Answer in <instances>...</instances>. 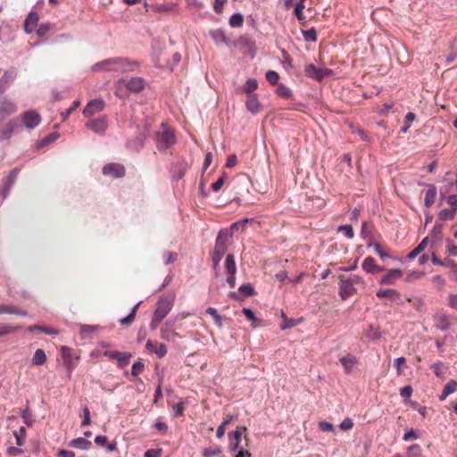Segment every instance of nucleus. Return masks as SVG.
Segmentation results:
<instances>
[{"label":"nucleus","mask_w":457,"mask_h":457,"mask_svg":"<svg viewBox=\"0 0 457 457\" xmlns=\"http://www.w3.org/2000/svg\"><path fill=\"white\" fill-rule=\"evenodd\" d=\"M139 64L136 61L127 58H111L98 62L95 65V70H104L120 72L134 71L138 68Z\"/></svg>","instance_id":"1"},{"label":"nucleus","mask_w":457,"mask_h":457,"mask_svg":"<svg viewBox=\"0 0 457 457\" xmlns=\"http://www.w3.org/2000/svg\"><path fill=\"white\" fill-rule=\"evenodd\" d=\"M229 237H231V234L228 229H220L219 231L215 241L214 250L212 254V261L214 269H217L220 262L227 252V243Z\"/></svg>","instance_id":"2"},{"label":"nucleus","mask_w":457,"mask_h":457,"mask_svg":"<svg viewBox=\"0 0 457 457\" xmlns=\"http://www.w3.org/2000/svg\"><path fill=\"white\" fill-rule=\"evenodd\" d=\"M157 146L160 150H166L175 143V134L173 129L165 124H162L156 134Z\"/></svg>","instance_id":"3"},{"label":"nucleus","mask_w":457,"mask_h":457,"mask_svg":"<svg viewBox=\"0 0 457 457\" xmlns=\"http://www.w3.org/2000/svg\"><path fill=\"white\" fill-rule=\"evenodd\" d=\"M172 307V302L167 298L160 299L157 303L153 320L150 323L152 329H156L161 321L167 316Z\"/></svg>","instance_id":"4"},{"label":"nucleus","mask_w":457,"mask_h":457,"mask_svg":"<svg viewBox=\"0 0 457 457\" xmlns=\"http://www.w3.org/2000/svg\"><path fill=\"white\" fill-rule=\"evenodd\" d=\"M145 82L140 77H133L129 79H120L118 81V96H121V87H126L129 92H139L144 89Z\"/></svg>","instance_id":"5"},{"label":"nucleus","mask_w":457,"mask_h":457,"mask_svg":"<svg viewBox=\"0 0 457 457\" xmlns=\"http://www.w3.org/2000/svg\"><path fill=\"white\" fill-rule=\"evenodd\" d=\"M21 129V122L17 118L9 120L0 128V141L8 140L15 132Z\"/></svg>","instance_id":"6"},{"label":"nucleus","mask_w":457,"mask_h":457,"mask_svg":"<svg viewBox=\"0 0 457 457\" xmlns=\"http://www.w3.org/2000/svg\"><path fill=\"white\" fill-rule=\"evenodd\" d=\"M304 73L308 78L320 81L324 78L330 76L332 71L329 69L317 68L314 64L311 63L305 66Z\"/></svg>","instance_id":"7"},{"label":"nucleus","mask_w":457,"mask_h":457,"mask_svg":"<svg viewBox=\"0 0 457 457\" xmlns=\"http://www.w3.org/2000/svg\"><path fill=\"white\" fill-rule=\"evenodd\" d=\"M17 77L15 69L11 68L6 71L0 69V94H3Z\"/></svg>","instance_id":"8"},{"label":"nucleus","mask_w":457,"mask_h":457,"mask_svg":"<svg viewBox=\"0 0 457 457\" xmlns=\"http://www.w3.org/2000/svg\"><path fill=\"white\" fill-rule=\"evenodd\" d=\"M86 127L96 133L104 134L108 127L107 117L103 115L96 119L90 120L86 123Z\"/></svg>","instance_id":"9"},{"label":"nucleus","mask_w":457,"mask_h":457,"mask_svg":"<svg viewBox=\"0 0 457 457\" xmlns=\"http://www.w3.org/2000/svg\"><path fill=\"white\" fill-rule=\"evenodd\" d=\"M16 111L17 105L12 100L8 97L2 98L0 100V122L7 116L15 113Z\"/></svg>","instance_id":"10"},{"label":"nucleus","mask_w":457,"mask_h":457,"mask_svg":"<svg viewBox=\"0 0 457 457\" xmlns=\"http://www.w3.org/2000/svg\"><path fill=\"white\" fill-rule=\"evenodd\" d=\"M21 117L24 126L29 129H35L41 121L40 115L35 111L25 112Z\"/></svg>","instance_id":"11"},{"label":"nucleus","mask_w":457,"mask_h":457,"mask_svg":"<svg viewBox=\"0 0 457 457\" xmlns=\"http://www.w3.org/2000/svg\"><path fill=\"white\" fill-rule=\"evenodd\" d=\"M339 279V295L343 300H345L349 296L353 295L356 292V289L353 287L352 280H349V278H345V277L341 276Z\"/></svg>","instance_id":"12"},{"label":"nucleus","mask_w":457,"mask_h":457,"mask_svg":"<svg viewBox=\"0 0 457 457\" xmlns=\"http://www.w3.org/2000/svg\"><path fill=\"white\" fill-rule=\"evenodd\" d=\"M105 103L102 99H94L87 103L83 110V114L86 117L93 116L104 110Z\"/></svg>","instance_id":"13"},{"label":"nucleus","mask_w":457,"mask_h":457,"mask_svg":"<svg viewBox=\"0 0 457 457\" xmlns=\"http://www.w3.org/2000/svg\"><path fill=\"white\" fill-rule=\"evenodd\" d=\"M103 173L106 176L118 179L125 175V168L123 165L119 163H108L104 166Z\"/></svg>","instance_id":"14"},{"label":"nucleus","mask_w":457,"mask_h":457,"mask_svg":"<svg viewBox=\"0 0 457 457\" xmlns=\"http://www.w3.org/2000/svg\"><path fill=\"white\" fill-rule=\"evenodd\" d=\"M376 295L378 298L389 297L392 302H395L397 304H403L401 294L393 288L378 290Z\"/></svg>","instance_id":"15"},{"label":"nucleus","mask_w":457,"mask_h":457,"mask_svg":"<svg viewBox=\"0 0 457 457\" xmlns=\"http://www.w3.org/2000/svg\"><path fill=\"white\" fill-rule=\"evenodd\" d=\"M403 272L400 269H392L386 274L381 277L379 283L382 285H394L395 281L401 278Z\"/></svg>","instance_id":"16"},{"label":"nucleus","mask_w":457,"mask_h":457,"mask_svg":"<svg viewBox=\"0 0 457 457\" xmlns=\"http://www.w3.org/2000/svg\"><path fill=\"white\" fill-rule=\"evenodd\" d=\"M145 347L150 353H155L159 358L164 357L167 353V347L163 344H157L148 340Z\"/></svg>","instance_id":"17"},{"label":"nucleus","mask_w":457,"mask_h":457,"mask_svg":"<svg viewBox=\"0 0 457 457\" xmlns=\"http://www.w3.org/2000/svg\"><path fill=\"white\" fill-rule=\"evenodd\" d=\"M39 16L37 12H31L27 16L24 22V30L27 34H30L37 28Z\"/></svg>","instance_id":"18"},{"label":"nucleus","mask_w":457,"mask_h":457,"mask_svg":"<svg viewBox=\"0 0 457 457\" xmlns=\"http://www.w3.org/2000/svg\"><path fill=\"white\" fill-rule=\"evenodd\" d=\"M62 355L63 359L64 365L66 366L69 372H71L74 369L75 364L72 361L71 350L67 346L62 347Z\"/></svg>","instance_id":"19"},{"label":"nucleus","mask_w":457,"mask_h":457,"mask_svg":"<svg viewBox=\"0 0 457 457\" xmlns=\"http://www.w3.org/2000/svg\"><path fill=\"white\" fill-rule=\"evenodd\" d=\"M245 106L248 111L252 113H257L260 111L261 104L256 95H251L248 96Z\"/></svg>","instance_id":"20"},{"label":"nucleus","mask_w":457,"mask_h":457,"mask_svg":"<svg viewBox=\"0 0 457 457\" xmlns=\"http://www.w3.org/2000/svg\"><path fill=\"white\" fill-rule=\"evenodd\" d=\"M15 314L19 316H27V312L19 309L13 305L0 304V314Z\"/></svg>","instance_id":"21"},{"label":"nucleus","mask_w":457,"mask_h":457,"mask_svg":"<svg viewBox=\"0 0 457 457\" xmlns=\"http://www.w3.org/2000/svg\"><path fill=\"white\" fill-rule=\"evenodd\" d=\"M340 362L344 367L345 372L350 374L353 366L357 363V358L353 355L344 356L340 359Z\"/></svg>","instance_id":"22"},{"label":"nucleus","mask_w":457,"mask_h":457,"mask_svg":"<svg viewBox=\"0 0 457 457\" xmlns=\"http://www.w3.org/2000/svg\"><path fill=\"white\" fill-rule=\"evenodd\" d=\"M436 192H437V190H436V187L435 185H433V184L428 185V189L426 192V195H425V199H424V204L427 207L431 206L435 203V200L436 197Z\"/></svg>","instance_id":"23"},{"label":"nucleus","mask_w":457,"mask_h":457,"mask_svg":"<svg viewBox=\"0 0 457 457\" xmlns=\"http://www.w3.org/2000/svg\"><path fill=\"white\" fill-rule=\"evenodd\" d=\"M362 269L368 273H375L381 270V269L376 265L374 258L370 256L364 259Z\"/></svg>","instance_id":"24"},{"label":"nucleus","mask_w":457,"mask_h":457,"mask_svg":"<svg viewBox=\"0 0 457 457\" xmlns=\"http://www.w3.org/2000/svg\"><path fill=\"white\" fill-rule=\"evenodd\" d=\"M436 319L437 321L436 327L438 329H440L441 331H447L450 328L451 323L446 314H440L436 316Z\"/></svg>","instance_id":"25"},{"label":"nucleus","mask_w":457,"mask_h":457,"mask_svg":"<svg viewBox=\"0 0 457 457\" xmlns=\"http://www.w3.org/2000/svg\"><path fill=\"white\" fill-rule=\"evenodd\" d=\"M70 445L74 448L87 450L92 446V443L83 437H79V438L73 439L70 443Z\"/></svg>","instance_id":"26"},{"label":"nucleus","mask_w":457,"mask_h":457,"mask_svg":"<svg viewBox=\"0 0 457 457\" xmlns=\"http://www.w3.org/2000/svg\"><path fill=\"white\" fill-rule=\"evenodd\" d=\"M428 242V237L423 238L421 242L408 254V258L412 260L416 258L426 248Z\"/></svg>","instance_id":"27"},{"label":"nucleus","mask_w":457,"mask_h":457,"mask_svg":"<svg viewBox=\"0 0 457 457\" xmlns=\"http://www.w3.org/2000/svg\"><path fill=\"white\" fill-rule=\"evenodd\" d=\"M46 361V354L43 349H37L32 358V364L40 366Z\"/></svg>","instance_id":"28"},{"label":"nucleus","mask_w":457,"mask_h":457,"mask_svg":"<svg viewBox=\"0 0 457 457\" xmlns=\"http://www.w3.org/2000/svg\"><path fill=\"white\" fill-rule=\"evenodd\" d=\"M243 22H244V17L241 13L239 12H235L233 13L230 18H229V25L232 27V28H239L243 25Z\"/></svg>","instance_id":"29"},{"label":"nucleus","mask_w":457,"mask_h":457,"mask_svg":"<svg viewBox=\"0 0 457 457\" xmlns=\"http://www.w3.org/2000/svg\"><path fill=\"white\" fill-rule=\"evenodd\" d=\"M455 212L452 208L443 209L438 212V218L441 220H453L455 217Z\"/></svg>","instance_id":"30"},{"label":"nucleus","mask_w":457,"mask_h":457,"mask_svg":"<svg viewBox=\"0 0 457 457\" xmlns=\"http://www.w3.org/2000/svg\"><path fill=\"white\" fill-rule=\"evenodd\" d=\"M206 313L212 316V318L213 319L214 323L216 324L217 327H219V328L222 327V318L218 313V312L215 308H212V307L207 308Z\"/></svg>","instance_id":"31"},{"label":"nucleus","mask_w":457,"mask_h":457,"mask_svg":"<svg viewBox=\"0 0 457 457\" xmlns=\"http://www.w3.org/2000/svg\"><path fill=\"white\" fill-rule=\"evenodd\" d=\"M139 304H140V303H137L133 307L131 312L127 317H125L120 320L121 325L129 326L134 321L135 317H136V312H137V310Z\"/></svg>","instance_id":"32"},{"label":"nucleus","mask_w":457,"mask_h":457,"mask_svg":"<svg viewBox=\"0 0 457 457\" xmlns=\"http://www.w3.org/2000/svg\"><path fill=\"white\" fill-rule=\"evenodd\" d=\"M442 238V227L440 225H435L430 232V239L432 242H438Z\"/></svg>","instance_id":"33"},{"label":"nucleus","mask_w":457,"mask_h":457,"mask_svg":"<svg viewBox=\"0 0 457 457\" xmlns=\"http://www.w3.org/2000/svg\"><path fill=\"white\" fill-rule=\"evenodd\" d=\"M225 267L228 270V273H237V266L234 256L232 254L227 255L225 260Z\"/></svg>","instance_id":"34"},{"label":"nucleus","mask_w":457,"mask_h":457,"mask_svg":"<svg viewBox=\"0 0 457 457\" xmlns=\"http://www.w3.org/2000/svg\"><path fill=\"white\" fill-rule=\"evenodd\" d=\"M257 87H258V82L255 79H248L243 87V90L245 93L249 94V93H253L254 90H256Z\"/></svg>","instance_id":"35"},{"label":"nucleus","mask_w":457,"mask_h":457,"mask_svg":"<svg viewBox=\"0 0 457 457\" xmlns=\"http://www.w3.org/2000/svg\"><path fill=\"white\" fill-rule=\"evenodd\" d=\"M277 94L279 96L287 99L291 98L293 96L291 89L285 86L284 84L278 85V87H277Z\"/></svg>","instance_id":"36"},{"label":"nucleus","mask_w":457,"mask_h":457,"mask_svg":"<svg viewBox=\"0 0 457 457\" xmlns=\"http://www.w3.org/2000/svg\"><path fill=\"white\" fill-rule=\"evenodd\" d=\"M238 292L243 295V296H250V295H253L255 294V291H254V288L251 285V284H245V285H241L239 287H238Z\"/></svg>","instance_id":"37"},{"label":"nucleus","mask_w":457,"mask_h":457,"mask_svg":"<svg viewBox=\"0 0 457 457\" xmlns=\"http://www.w3.org/2000/svg\"><path fill=\"white\" fill-rule=\"evenodd\" d=\"M13 435L15 436L17 445H23L26 436V428L24 427H21L19 431L13 432Z\"/></svg>","instance_id":"38"},{"label":"nucleus","mask_w":457,"mask_h":457,"mask_svg":"<svg viewBox=\"0 0 457 457\" xmlns=\"http://www.w3.org/2000/svg\"><path fill=\"white\" fill-rule=\"evenodd\" d=\"M366 336L371 339V340H377L381 337V333L378 329V328H376L374 326H370L366 332Z\"/></svg>","instance_id":"39"},{"label":"nucleus","mask_w":457,"mask_h":457,"mask_svg":"<svg viewBox=\"0 0 457 457\" xmlns=\"http://www.w3.org/2000/svg\"><path fill=\"white\" fill-rule=\"evenodd\" d=\"M131 353L126 352H119L116 357V360L120 363V366H125L129 363V359L131 358Z\"/></svg>","instance_id":"40"},{"label":"nucleus","mask_w":457,"mask_h":457,"mask_svg":"<svg viewBox=\"0 0 457 457\" xmlns=\"http://www.w3.org/2000/svg\"><path fill=\"white\" fill-rule=\"evenodd\" d=\"M415 113L409 112L405 115V125L401 128L402 133H406L411 127V122L415 120Z\"/></svg>","instance_id":"41"},{"label":"nucleus","mask_w":457,"mask_h":457,"mask_svg":"<svg viewBox=\"0 0 457 457\" xmlns=\"http://www.w3.org/2000/svg\"><path fill=\"white\" fill-rule=\"evenodd\" d=\"M211 35H212V37L214 39V41L219 44V43H227L228 40H227V37L224 34L223 31L221 30H214V31H212L211 32Z\"/></svg>","instance_id":"42"},{"label":"nucleus","mask_w":457,"mask_h":457,"mask_svg":"<svg viewBox=\"0 0 457 457\" xmlns=\"http://www.w3.org/2000/svg\"><path fill=\"white\" fill-rule=\"evenodd\" d=\"M303 35L304 40L307 42H315L317 40V32L313 28L304 30Z\"/></svg>","instance_id":"43"},{"label":"nucleus","mask_w":457,"mask_h":457,"mask_svg":"<svg viewBox=\"0 0 457 457\" xmlns=\"http://www.w3.org/2000/svg\"><path fill=\"white\" fill-rule=\"evenodd\" d=\"M282 319L283 324L280 327L281 330H286L287 328L295 327L297 324V322L295 320L288 319L284 312H282Z\"/></svg>","instance_id":"44"},{"label":"nucleus","mask_w":457,"mask_h":457,"mask_svg":"<svg viewBox=\"0 0 457 457\" xmlns=\"http://www.w3.org/2000/svg\"><path fill=\"white\" fill-rule=\"evenodd\" d=\"M34 329L40 330L41 332H43L46 335L58 334V331L56 329H54V328L43 327V326H38V325H35V326L29 328V330H31V331Z\"/></svg>","instance_id":"45"},{"label":"nucleus","mask_w":457,"mask_h":457,"mask_svg":"<svg viewBox=\"0 0 457 457\" xmlns=\"http://www.w3.org/2000/svg\"><path fill=\"white\" fill-rule=\"evenodd\" d=\"M266 79L271 84V85H277L279 79V75L277 71H269L265 74Z\"/></svg>","instance_id":"46"},{"label":"nucleus","mask_w":457,"mask_h":457,"mask_svg":"<svg viewBox=\"0 0 457 457\" xmlns=\"http://www.w3.org/2000/svg\"><path fill=\"white\" fill-rule=\"evenodd\" d=\"M17 327L10 324H0V337L11 334L17 330Z\"/></svg>","instance_id":"47"},{"label":"nucleus","mask_w":457,"mask_h":457,"mask_svg":"<svg viewBox=\"0 0 457 457\" xmlns=\"http://www.w3.org/2000/svg\"><path fill=\"white\" fill-rule=\"evenodd\" d=\"M421 451L419 445H412L408 447V454L407 457H420Z\"/></svg>","instance_id":"48"},{"label":"nucleus","mask_w":457,"mask_h":457,"mask_svg":"<svg viewBox=\"0 0 457 457\" xmlns=\"http://www.w3.org/2000/svg\"><path fill=\"white\" fill-rule=\"evenodd\" d=\"M97 330L96 326L82 325L80 327V333L83 337H87L89 334L94 333Z\"/></svg>","instance_id":"49"},{"label":"nucleus","mask_w":457,"mask_h":457,"mask_svg":"<svg viewBox=\"0 0 457 457\" xmlns=\"http://www.w3.org/2000/svg\"><path fill=\"white\" fill-rule=\"evenodd\" d=\"M337 231H342L345 233L347 238H353L354 237L353 229L351 225H342L339 226Z\"/></svg>","instance_id":"50"},{"label":"nucleus","mask_w":457,"mask_h":457,"mask_svg":"<svg viewBox=\"0 0 457 457\" xmlns=\"http://www.w3.org/2000/svg\"><path fill=\"white\" fill-rule=\"evenodd\" d=\"M80 102L76 100L73 102L72 105L67 109L65 112H62V117L63 120H66L69 116L79 106Z\"/></svg>","instance_id":"51"},{"label":"nucleus","mask_w":457,"mask_h":457,"mask_svg":"<svg viewBox=\"0 0 457 457\" xmlns=\"http://www.w3.org/2000/svg\"><path fill=\"white\" fill-rule=\"evenodd\" d=\"M144 369L145 365L143 362L136 361L132 366L131 375L137 377L144 371Z\"/></svg>","instance_id":"52"},{"label":"nucleus","mask_w":457,"mask_h":457,"mask_svg":"<svg viewBox=\"0 0 457 457\" xmlns=\"http://www.w3.org/2000/svg\"><path fill=\"white\" fill-rule=\"evenodd\" d=\"M245 430V427H237L234 432L228 434L229 439L241 441L242 433Z\"/></svg>","instance_id":"53"},{"label":"nucleus","mask_w":457,"mask_h":457,"mask_svg":"<svg viewBox=\"0 0 457 457\" xmlns=\"http://www.w3.org/2000/svg\"><path fill=\"white\" fill-rule=\"evenodd\" d=\"M21 416L26 425H32V414L28 408L26 410L21 411Z\"/></svg>","instance_id":"54"},{"label":"nucleus","mask_w":457,"mask_h":457,"mask_svg":"<svg viewBox=\"0 0 457 457\" xmlns=\"http://www.w3.org/2000/svg\"><path fill=\"white\" fill-rule=\"evenodd\" d=\"M445 394L451 395L457 390V382L454 380L449 381L445 385L444 389Z\"/></svg>","instance_id":"55"},{"label":"nucleus","mask_w":457,"mask_h":457,"mask_svg":"<svg viewBox=\"0 0 457 457\" xmlns=\"http://www.w3.org/2000/svg\"><path fill=\"white\" fill-rule=\"evenodd\" d=\"M83 420L81 421V426H87L91 423L90 419V411L87 406L83 408Z\"/></svg>","instance_id":"56"},{"label":"nucleus","mask_w":457,"mask_h":457,"mask_svg":"<svg viewBox=\"0 0 457 457\" xmlns=\"http://www.w3.org/2000/svg\"><path fill=\"white\" fill-rule=\"evenodd\" d=\"M406 361L405 358L401 356L395 359V367L396 369L397 375L403 374L402 365L404 364Z\"/></svg>","instance_id":"57"},{"label":"nucleus","mask_w":457,"mask_h":457,"mask_svg":"<svg viewBox=\"0 0 457 457\" xmlns=\"http://www.w3.org/2000/svg\"><path fill=\"white\" fill-rule=\"evenodd\" d=\"M353 427V422L351 418H345L340 424L339 428L342 430H349Z\"/></svg>","instance_id":"58"},{"label":"nucleus","mask_w":457,"mask_h":457,"mask_svg":"<svg viewBox=\"0 0 457 457\" xmlns=\"http://www.w3.org/2000/svg\"><path fill=\"white\" fill-rule=\"evenodd\" d=\"M412 392H413V389H412L411 386L407 385V386H404L403 388H401L400 395L403 398H409L412 395Z\"/></svg>","instance_id":"59"},{"label":"nucleus","mask_w":457,"mask_h":457,"mask_svg":"<svg viewBox=\"0 0 457 457\" xmlns=\"http://www.w3.org/2000/svg\"><path fill=\"white\" fill-rule=\"evenodd\" d=\"M374 246V250L375 252L377 253V254L379 255V257L382 259V260H385L386 258H388L390 256V254L388 253H385L383 250H382V247L379 244L376 243L373 245Z\"/></svg>","instance_id":"60"},{"label":"nucleus","mask_w":457,"mask_h":457,"mask_svg":"<svg viewBox=\"0 0 457 457\" xmlns=\"http://www.w3.org/2000/svg\"><path fill=\"white\" fill-rule=\"evenodd\" d=\"M174 416L179 417L183 415L184 406L183 403L179 402L172 406Z\"/></svg>","instance_id":"61"},{"label":"nucleus","mask_w":457,"mask_h":457,"mask_svg":"<svg viewBox=\"0 0 457 457\" xmlns=\"http://www.w3.org/2000/svg\"><path fill=\"white\" fill-rule=\"evenodd\" d=\"M319 428L322 431L333 432L335 430L333 424L328 421H320L319 423Z\"/></svg>","instance_id":"62"},{"label":"nucleus","mask_w":457,"mask_h":457,"mask_svg":"<svg viewBox=\"0 0 457 457\" xmlns=\"http://www.w3.org/2000/svg\"><path fill=\"white\" fill-rule=\"evenodd\" d=\"M447 204L453 210L457 211V195H450L446 199Z\"/></svg>","instance_id":"63"},{"label":"nucleus","mask_w":457,"mask_h":457,"mask_svg":"<svg viewBox=\"0 0 457 457\" xmlns=\"http://www.w3.org/2000/svg\"><path fill=\"white\" fill-rule=\"evenodd\" d=\"M221 453V450L220 447H215L212 450H205L204 453V457H214L220 455Z\"/></svg>","instance_id":"64"}]
</instances>
